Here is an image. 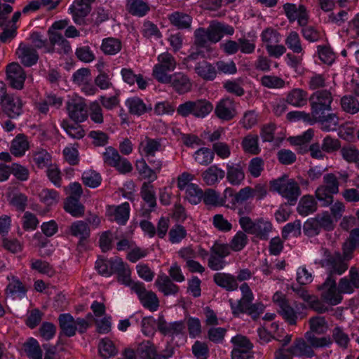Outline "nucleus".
<instances>
[{
	"mask_svg": "<svg viewBox=\"0 0 359 359\" xmlns=\"http://www.w3.org/2000/svg\"><path fill=\"white\" fill-rule=\"evenodd\" d=\"M317 210V203L311 196H304L298 205L297 211L302 216H307Z\"/></svg>",
	"mask_w": 359,
	"mask_h": 359,
	"instance_id": "79ce46f5",
	"label": "nucleus"
},
{
	"mask_svg": "<svg viewBox=\"0 0 359 359\" xmlns=\"http://www.w3.org/2000/svg\"><path fill=\"white\" fill-rule=\"evenodd\" d=\"M90 4L85 0H75L69 10L73 15L76 23L81 24L83 18L90 12Z\"/></svg>",
	"mask_w": 359,
	"mask_h": 359,
	"instance_id": "c85d7f7f",
	"label": "nucleus"
},
{
	"mask_svg": "<svg viewBox=\"0 0 359 359\" xmlns=\"http://www.w3.org/2000/svg\"><path fill=\"white\" fill-rule=\"evenodd\" d=\"M253 300L241 298L235 302L233 299L229 300L232 313L234 316H238L241 313H246Z\"/></svg>",
	"mask_w": 359,
	"mask_h": 359,
	"instance_id": "052dcab7",
	"label": "nucleus"
},
{
	"mask_svg": "<svg viewBox=\"0 0 359 359\" xmlns=\"http://www.w3.org/2000/svg\"><path fill=\"white\" fill-rule=\"evenodd\" d=\"M69 117L76 123H82L88 118L86 104L83 98L72 97L67 103Z\"/></svg>",
	"mask_w": 359,
	"mask_h": 359,
	"instance_id": "9b49d317",
	"label": "nucleus"
},
{
	"mask_svg": "<svg viewBox=\"0 0 359 359\" xmlns=\"http://www.w3.org/2000/svg\"><path fill=\"white\" fill-rule=\"evenodd\" d=\"M163 149L161 140L158 139H152L146 137L141 141L138 147L139 153L145 157H153L158 151Z\"/></svg>",
	"mask_w": 359,
	"mask_h": 359,
	"instance_id": "aec40b11",
	"label": "nucleus"
},
{
	"mask_svg": "<svg viewBox=\"0 0 359 359\" xmlns=\"http://www.w3.org/2000/svg\"><path fill=\"white\" fill-rule=\"evenodd\" d=\"M285 100L287 104L294 107H302L309 100V93L302 88H295L287 93Z\"/></svg>",
	"mask_w": 359,
	"mask_h": 359,
	"instance_id": "b1692460",
	"label": "nucleus"
},
{
	"mask_svg": "<svg viewBox=\"0 0 359 359\" xmlns=\"http://www.w3.org/2000/svg\"><path fill=\"white\" fill-rule=\"evenodd\" d=\"M279 313L282 317L290 324L295 325L297 323L298 313L294 307H292L289 302L283 304L279 308Z\"/></svg>",
	"mask_w": 359,
	"mask_h": 359,
	"instance_id": "774afa93",
	"label": "nucleus"
},
{
	"mask_svg": "<svg viewBox=\"0 0 359 359\" xmlns=\"http://www.w3.org/2000/svg\"><path fill=\"white\" fill-rule=\"evenodd\" d=\"M238 222L246 233L254 235L261 240H267L273 229L272 224L264 218L252 219L248 216L242 215Z\"/></svg>",
	"mask_w": 359,
	"mask_h": 359,
	"instance_id": "7ed1b4c3",
	"label": "nucleus"
},
{
	"mask_svg": "<svg viewBox=\"0 0 359 359\" xmlns=\"http://www.w3.org/2000/svg\"><path fill=\"white\" fill-rule=\"evenodd\" d=\"M316 123L320 124L323 130L333 131L339 125V118L334 113L323 112L322 114L313 116V125Z\"/></svg>",
	"mask_w": 359,
	"mask_h": 359,
	"instance_id": "4be33fe9",
	"label": "nucleus"
},
{
	"mask_svg": "<svg viewBox=\"0 0 359 359\" xmlns=\"http://www.w3.org/2000/svg\"><path fill=\"white\" fill-rule=\"evenodd\" d=\"M99 353L102 358L107 359L117 354L114 343L108 338L102 339L98 344Z\"/></svg>",
	"mask_w": 359,
	"mask_h": 359,
	"instance_id": "09e8293b",
	"label": "nucleus"
},
{
	"mask_svg": "<svg viewBox=\"0 0 359 359\" xmlns=\"http://www.w3.org/2000/svg\"><path fill=\"white\" fill-rule=\"evenodd\" d=\"M185 191V198L194 205L198 204L203 198V191L196 184H190Z\"/></svg>",
	"mask_w": 359,
	"mask_h": 359,
	"instance_id": "e2e57ef3",
	"label": "nucleus"
},
{
	"mask_svg": "<svg viewBox=\"0 0 359 359\" xmlns=\"http://www.w3.org/2000/svg\"><path fill=\"white\" fill-rule=\"evenodd\" d=\"M82 181L85 185L90 188H96L101 184L102 177L96 171L88 170L83 172Z\"/></svg>",
	"mask_w": 359,
	"mask_h": 359,
	"instance_id": "69168bd1",
	"label": "nucleus"
},
{
	"mask_svg": "<svg viewBox=\"0 0 359 359\" xmlns=\"http://www.w3.org/2000/svg\"><path fill=\"white\" fill-rule=\"evenodd\" d=\"M323 266L327 269L330 273L329 276H331L333 274L341 275L348 267L347 262L339 252L330 256L323 262Z\"/></svg>",
	"mask_w": 359,
	"mask_h": 359,
	"instance_id": "2eb2a0df",
	"label": "nucleus"
},
{
	"mask_svg": "<svg viewBox=\"0 0 359 359\" xmlns=\"http://www.w3.org/2000/svg\"><path fill=\"white\" fill-rule=\"evenodd\" d=\"M22 100L19 97L8 95L3 102L4 111L10 118H15L22 114Z\"/></svg>",
	"mask_w": 359,
	"mask_h": 359,
	"instance_id": "5701e85b",
	"label": "nucleus"
},
{
	"mask_svg": "<svg viewBox=\"0 0 359 359\" xmlns=\"http://www.w3.org/2000/svg\"><path fill=\"white\" fill-rule=\"evenodd\" d=\"M285 43L294 53H300L303 51L299 35L295 31H291L288 33L285 39Z\"/></svg>",
	"mask_w": 359,
	"mask_h": 359,
	"instance_id": "5fc2aeb1",
	"label": "nucleus"
},
{
	"mask_svg": "<svg viewBox=\"0 0 359 359\" xmlns=\"http://www.w3.org/2000/svg\"><path fill=\"white\" fill-rule=\"evenodd\" d=\"M165 84H170L174 90L180 94L189 92L192 88L190 79L182 72H175L170 74Z\"/></svg>",
	"mask_w": 359,
	"mask_h": 359,
	"instance_id": "dca6fc26",
	"label": "nucleus"
},
{
	"mask_svg": "<svg viewBox=\"0 0 359 359\" xmlns=\"http://www.w3.org/2000/svg\"><path fill=\"white\" fill-rule=\"evenodd\" d=\"M248 238L244 231H238L231 240L229 246L235 252L241 251L248 244Z\"/></svg>",
	"mask_w": 359,
	"mask_h": 359,
	"instance_id": "bf43d9fd",
	"label": "nucleus"
},
{
	"mask_svg": "<svg viewBox=\"0 0 359 359\" xmlns=\"http://www.w3.org/2000/svg\"><path fill=\"white\" fill-rule=\"evenodd\" d=\"M157 327L161 334L170 337L182 334L185 329L183 321L167 323L163 316L158 318Z\"/></svg>",
	"mask_w": 359,
	"mask_h": 359,
	"instance_id": "6ab92c4d",
	"label": "nucleus"
},
{
	"mask_svg": "<svg viewBox=\"0 0 359 359\" xmlns=\"http://www.w3.org/2000/svg\"><path fill=\"white\" fill-rule=\"evenodd\" d=\"M225 175L223 169L217 165H212L202 172L201 177L207 185L213 186L223 180Z\"/></svg>",
	"mask_w": 359,
	"mask_h": 359,
	"instance_id": "393cba45",
	"label": "nucleus"
},
{
	"mask_svg": "<svg viewBox=\"0 0 359 359\" xmlns=\"http://www.w3.org/2000/svg\"><path fill=\"white\" fill-rule=\"evenodd\" d=\"M140 195L151 211L156 206V191L151 182H144L140 189Z\"/></svg>",
	"mask_w": 359,
	"mask_h": 359,
	"instance_id": "e433bc0d",
	"label": "nucleus"
},
{
	"mask_svg": "<svg viewBox=\"0 0 359 359\" xmlns=\"http://www.w3.org/2000/svg\"><path fill=\"white\" fill-rule=\"evenodd\" d=\"M24 349L30 359H42V351L39 342L34 338H30L24 344Z\"/></svg>",
	"mask_w": 359,
	"mask_h": 359,
	"instance_id": "864d4df0",
	"label": "nucleus"
},
{
	"mask_svg": "<svg viewBox=\"0 0 359 359\" xmlns=\"http://www.w3.org/2000/svg\"><path fill=\"white\" fill-rule=\"evenodd\" d=\"M340 154L344 161L349 163H355L359 168V150L354 146H344L340 149Z\"/></svg>",
	"mask_w": 359,
	"mask_h": 359,
	"instance_id": "603ef678",
	"label": "nucleus"
},
{
	"mask_svg": "<svg viewBox=\"0 0 359 359\" xmlns=\"http://www.w3.org/2000/svg\"><path fill=\"white\" fill-rule=\"evenodd\" d=\"M29 147L27 137L23 134L18 135L12 141L10 151L15 156H22Z\"/></svg>",
	"mask_w": 359,
	"mask_h": 359,
	"instance_id": "c9c22d12",
	"label": "nucleus"
},
{
	"mask_svg": "<svg viewBox=\"0 0 359 359\" xmlns=\"http://www.w3.org/2000/svg\"><path fill=\"white\" fill-rule=\"evenodd\" d=\"M332 340L330 337H318L312 332H305L304 337H297L289 346V351L294 357L311 359L316 356L315 349L330 347Z\"/></svg>",
	"mask_w": 359,
	"mask_h": 359,
	"instance_id": "f257e3e1",
	"label": "nucleus"
},
{
	"mask_svg": "<svg viewBox=\"0 0 359 359\" xmlns=\"http://www.w3.org/2000/svg\"><path fill=\"white\" fill-rule=\"evenodd\" d=\"M155 285L158 290L165 296L175 295L179 292V287L164 273L158 276Z\"/></svg>",
	"mask_w": 359,
	"mask_h": 359,
	"instance_id": "cd10ccee",
	"label": "nucleus"
},
{
	"mask_svg": "<svg viewBox=\"0 0 359 359\" xmlns=\"http://www.w3.org/2000/svg\"><path fill=\"white\" fill-rule=\"evenodd\" d=\"M20 62L26 67H32L35 65L39 60V55L34 48L30 45L21 43L16 50Z\"/></svg>",
	"mask_w": 359,
	"mask_h": 359,
	"instance_id": "a211bd4d",
	"label": "nucleus"
},
{
	"mask_svg": "<svg viewBox=\"0 0 359 359\" xmlns=\"http://www.w3.org/2000/svg\"><path fill=\"white\" fill-rule=\"evenodd\" d=\"M137 351L142 359H158V357H165L158 353L156 347L150 341L142 342L139 345Z\"/></svg>",
	"mask_w": 359,
	"mask_h": 359,
	"instance_id": "58836bf2",
	"label": "nucleus"
},
{
	"mask_svg": "<svg viewBox=\"0 0 359 359\" xmlns=\"http://www.w3.org/2000/svg\"><path fill=\"white\" fill-rule=\"evenodd\" d=\"M62 126L67 134L73 139L80 140L85 136V130L81 126L77 123H69L63 121Z\"/></svg>",
	"mask_w": 359,
	"mask_h": 359,
	"instance_id": "338daca9",
	"label": "nucleus"
},
{
	"mask_svg": "<svg viewBox=\"0 0 359 359\" xmlns=\"http://www.w3.org/2000/svg\"><path fill=\"white\" fill-rule=\"evenodd\" d=\"M322 300L331 306L339 304L343 300L344 293L337 286L335 278L328 276L324 283L318 286Z\"/></svg>",
	"mask_w": 359,
	"mask_h": 359,
	"instance_id": "0eeeda50",
	"label": "nucleus"
},
{
	"mask_svg": "<svg viewBox=\"0 0 359 359\" xmlns=\"http://www.w3.org/2000/svg\"><path fill=\"white\" fill-rule=\"evenodd\" d=\"M215 283L226 291H235L238 288L236 276L232 274L218 272L213 276Z\"/></svg>",
	"mask_w": 359,
	"mask_h": 359,
	"instance_id": "bb28decb",
	"label": "nucleus"
},
{
	"mask_svg": "<svg viewBox=\"0 0 359 359\" xmlns=\"http://www.w3.org/2000/svg\"><path fill=\"white\" fill-rule=\"evenodd\" d=\"M135 168L138 173L144 178L149 180L150 182H154L157 179V174L154 170L150 168L144 158H140L136 161Z\"/></svg>",
	"mask_w": 359,
	"mask_h": 359,
	"instance_id": "de8ad7c7",
	"label": "nucleus"
},
{
	"mask_svg": "<svg viewBox=\"0 0 359 359\" xmlns=\"http://www.w3.org/2000/svg\"><path fill=\"white\" fill-rule=\"evenodd\" d=\"M116 262V257L110 259H98L95 263V267L100 274L109 277L114 273V264Z\"/></svg>",
	"mask_w": 359,
	"mask_h": 359,
	"instance_id": "13d9d810",
	"label": "nucleus"
},
{
	"mask_svg": "<svg viewBox=\"0 0 359 359\" xmlns=\"http://www.w3.org/2000/svg\"><path fill=\"white\" fill-rule=\"evenodd\" d=\"M321 230L332 231L334 229L335 221L328 211H324L315 216Z\"/></svg>",
	"mask_w": 359,
	"mask_h": 359,
	"instance_id": "0e129e2a",
	"label": "nucleus"
},
{
	"mask_svg": "<svg viewBox=\"0 0 359 359\" xmlns=\"http://www.w3.org/2000/svg\"><path fill=\"white\" fill-rule=\"evenodd\" d=\"M27 289L22 283L18 278L13 277L6 289V294L12 298L22 299L25 297Z\"/></svg>",
	"mask_w": 359,
	"mask_h": 359,
	"instance_id": "4c0bfd02",
	"label": "nucleus"
},
{
	"mask_svg": "<svg viewBox=\"0 0 359 359\" xmlns=\"http://www.w3.org/2000/svg\"><path fill=\"white\" fill-rule=\"evenodd\" d=\"M243 79L238 78L236 79L227 80L223 83L224 89L229 93L236 96H242L245 93L243 88Z\"/></svg>",
	"mask_w": 359,
	"mask_h": 359,
	"instance_id": "4d7b16f0",
	"label": "nucleus"
},
{
	"mask_svg": "<svg viewBox=\"0 0 359 359\" xmlns=\"http://www.w3.org/2000/svg\"><path fill=\"white\" fill-rule=\"evenodd\" d=\"M233 34V27L212 21L207 29L199 27L195 30V43L200 47H205L208 42L213 43L219 42L224 34L231 36Z\"/></svg>",
	"mask_w": 359,
	"mask_h": 359,
	"instance_id": "f03ea898",
	"label": "nucleus"
},
{
	"mask_svg": "<svg viewBox=\"0 0 359 359\" xmlns=\"http://www.w3.org/2000/svg\"><path fill=\"white\" fill-rule=\"evenodd\" d=\"M300 27H302L301 33L304 39L309 42H318L324 37V33L315 26L306 24Z\"/></svg>",
	"mask_w": 359,
	"mask_h": 359,
	"instance_id": "a19ab883",
	"label": "nucleus"
},
{
	"mask_svg": "<svg viewBox=\"0 0 359 359\" xmlns=\"http://www.w3.org/2000/svg\"><path fill=\"white\" fill-rule=\"evenodd\" d=\"M236 102L229 97L221 99L216 104L215 114L217 118L222 121L232 120L238 114Z\"/></svg>",
	"mask_w": 359,
	"mask_h": 359,
	"instance_id": "f8f14e48",
	"label": "nucleus"
},
{
	"mask_svg": "<svg viewBox=\"0 0 359 359\" xmlns=\"http://www.w3.org/2000/svg\"><path fill=\"white\" fill-rule=\"evenodd\" d=\"M215 154L210 149L202 147L195 151L194 158L200 165H208L214 160Z\"/></svg>",
	"mask_w": 359,
	"mask_h": 359,
	"instance_id": "6e6d98bb",
	"label": "nucleus"
},
{
	"mask_svg": "<svg viewBox=\"0 0 359 359\" xmlns=\"http://www.w3.org/2000/svg\"><path fill=\"white\" fill-rule=\"evenodd\" d=\"M271 189L285 198L290 205H294L301 195L300 187L294 179L280 177L271 182Z\"/></svg>",
	"mask_w": 359,
	"mask_h": 359,
	"instance_id": "20e7f679",
	"label": "nucleus"
},
{
	"mask_svg": "<svg viewBox=\"0 0 359 359\" xmlns=\"http://www.w3.org/2000/svg\"><path fill=\"white\" fill-rule=\"evenodd\" d=\"M49 33V48H46V53L57 52L60 54H68L71 52V46L61 34L51 31Z\"/></svg>",
	"mask_w": 359,
	"mask_h": 359,
	"instance_id": "ddd939ff",
	"label": "nucleus"
},
{
	"mask_svg": "<svg viewBox=\"0 0 359 359\" xmlns=\"http://www.w3.org/2000/svg\"><path fill=\"white\" fill-rule=\"evenodd\" d=\"M69 233L72 236L78 238L81 244L90 237V227L86 222L78 220L71 224Z\"/></svg>",
	"mask_w": 359,
	"mask_h": 359,
	"instance_id": "c756f323",
	"label": "nucleus"
},
{
	"mask_svg": "<svg viewBox=\"0 0 359 359\" xmlns=\"http://www.w3.org/2000/svg\"><path fill=\"white\" fill-rule=\"evenodd\" d=\"M195 72L206 81H212L217 75L215 67L208 62L202 60L198 62L194 68Z\"/></svg>",
	"mask_w": 359,
	"mask_h": 359,
	"instance_id": "72a5a7b5",
	"label": "nucleus"
},
{
	"mask_svg": "<svg viewBox=\"0 0 359 359\" xmlns=\"http://www.w3.org/2000/svg\"><path fill=\"white\" fill-rule=\"evenodd\" d=\"M333 95L330 90H318L309 97L311 111L313 115L322 114L332 110Z\"/></svg>",
	"mask_w": 359,
	"mask_h": 359,
	"instance_id": "6e6552de",
	"label": "nucleus"
},
{
	"mask_svg": "<svg viewBox=\"0 0 359 359\" xmlns=\"http://www.w3.org/2000/svg\"><path fill=\"white\" fill-rule=\"evenodd\" d=\"M310 330L306 332H312L313 334H323L325 333L328 329L327 322L325 318L322 316H315L311 318L309 320Z\"/></svg>",
	"mask_w": 359,
	"mask_h": 359,
	"instance_id": "c03bdc74",
	"label": "nucleus"
},
{
	"mask_svg": "<svg viewBox=\"0 0 359 359\" xmlns=\"http://www.w3.org/2000/svg\"><path fill=\"white\" fill-rule=\"evenodd\" d=\"M114 273L117 274L118 281L126 286L131 287V285L135 282L132 281L131 270L129 266L122 259L116 257V262L114 264Z\"/></svg>",
	"mask_w": 359,
	"mask_h": 359,
	"instance_id": "412c9836",
	"label": "nucleus"
},
{
	"mask_svg": "<svg viewBox=\"0 0 359 359\" xmlns=\"http://www.w3.org/2000/svg\"><path fill=\"white\" fill-rule=\"evenodd\" d=\"M126 105L130 114L137 116H141L152 109L151 104H146L142 99L137 97L127 99Z\"/></svg>",
	"mask_w": 359,
	"mask_h": 359,
	"instance_id": "7c9ffc66",
	"label": "nucleus"
},
{
	"mask_svg": "<svg viewBox=\"0 0 359 359\" xmlns=\"http://www.w3.org/2000/svg\"><path fill=\"white\" fill-rule=\"evenodd\" d=\"M212 109L213 106L210 102L205 99H201L196 101H188L180 104L177 111L180 115L184 117L192 114L195 117L204 118Z\"/></svg>",
	"mask_w": 359,
	"mask_h": 359,
	"instance_id": "39448f33",
	"label": "nucleus"
},
{
	"mask_svg": "<svg viewBox=\"0 0 359 359\" xmlns=\"http://www.w3.org/2000/svg\"><path fill=\"white\" fill-rule=\"evenodd\" d=\"M332 343L334 341L341 349H346L351 341L348 334L340 326L334 327L332 330Z\"/></svg>",
	"mask_w": 359,
	"mask_h": 359,
	"instance_id": "ea45409f",
	"label": "nucleus"
},
{
	"mask_svg": "<svg viewBox=\"0 0 359 359\" xmlns=\"http://www.w3.org/2000/svg\"><path fill=\"white\" fill-rule=\"evenodd\" d=\"M170 22L180 29H189L191 27L192 18L183 12L175 11L168 17Z\"/></svg>",
	"mask_w": 359,
	"mask_h": 359,
	"instance_id": "2f4dec72",
	"label": "nucleus"
},
{
	"mask_svg": "<svg viewBox=\"0 0 359 359\" xmlns=\"http://www.w3.org/2000/svg\"><path fill=\"white\" fill-rule=\"evenodd\" d=\"M241 146L246 153L256 155L260 152L259 137L257 135L249 134L245 136L241 142Z\"/></svg>",
	"mask_w": 359,
	"mask_h": 359,
	"instance_id": "37998d69",
	"label": "nucleus"
},
{
	"mask_svg": "<svg viewBox=\"0 0 359 359\" xmlns=\"http://www.w3.org/2000/svg\"><path fill=\"white\" fill-rule=\"evenodd\" d=\"M341 106L346 113L355 114L359 111V102L352 95H344L341 98Z\"/></svg>",
	"mask_w": 359,
	"mask_h": 359,
	"instance_id": "680f3d73",
	"label": "nucleus"
},
{
	"mask_svg": "<svg viewBox=\"0 0 359 359\" xmlns=\"http://www.w3.org/2000/svg\"><path fill=\"white\" fill-rule=\"evenodd\" d=\"M7 80L9 85L15 89H22L26 79L22 67L18 63H11L6 68Z\"/></svg>",
	"mask_w": 359,
	"mask_h": 359,
	"instance_id": "4468645a",
	"label": "nucleus"
},
{
	"mask_svg": "<svg viewBox=\"0 0 359 359\" xmlns=\"http://www.w3.org/2000/svg\"><path fill=\"white\" fill-rule=\"evenodd\" d=\"M131 290L137 295L142 306L151 311H156L159 306V301L156 294L152 291H148L144 284L141 282H135L131 285Z\"/></svg>",
	"mask_w": 359,
	"mask_h": 359,
	"instance_id": "9d476101",
	"label": "nucleus"
},
{
	"mask_svg": "<svg viewBox=\"0 0 359 359\" xmlns=\"http://www.w3.org/2000/svg\"><path fill=\"white\" fill-rule=\"evenodd\" d=\"M226 180L233 186L241 185L245 177L243 166L239 164H226Z\"/></svg>",
	"mask_w": 359,
	"mask_h": 359,
	"instance_id": "a878e982",
	"label": "nucleus"
},
{
	"mask_svg": "<svg viewBox=\"0 0 359 359\" xmlns=\"http://www.w3.org/2000/svg\"><path fill=\"white\" fill-rule=\"evenodd\" d=\"M58 320L60 327L65 335L70 337L76 334L77 331L76 320L70 314H60Z\"/></svg>",
	"mask_w": 359,
	"mask_h": 359,
	"instance_id": "473e14b6",
	"label": "nucleus"
},
{
	"mask_svg": "<svg viewBox=\"0 0 359 359\" xmlns=\"http://www.w3.org/2000/svg\"><path fill=\"white\" fill-rule=\"evenodd\" d=\"M338 285L344 294H352L355 289H359V272L353 267L349 270L348 276L341 278Z\"/></svg>",
	"mask_w": 359,
	"mask_h": 359,
	"instance_id": "f3484780",
	"label": "nucleus"
},
{
	"mask_svg": "<svg viewBox=\"0 0 359 359\" xmlns=\"http://www.w3.org/2000/svg\"><path fill=\"white\" fill-rule=\"evenodd\" d=\"M113 211L114 220L119 224L123 225L129 219L130 205L129 203L125 202L116 207L110 208Z\"/></svg>",
	"mask_w": 359,
	"mask_h": 359,
	"instance_id": "49530a36",
	"label": "nucleus"
},
{
	"mask_svg": "<svg viewBox=\"0 0 359 359\" xmlns=\"http://www.w3.org/2000/svg\"><path fill=\"white\" fill-rule=\"evenodd\" d=\"M157 63L154 66L152 75L160 83H166L170 74L168 72L175 69V58L168 52H164L157 57Z\"/></svg>",
	"mask_w": 359,
	"mask_h": 359,
	"instance_id": "423d86ee",
	"label": "nucleus"
},
{
	"mask_svg": "<svg viewBox=\"0 0 359 359\" xmlns=\"http://www.w3.org/2000/svg\"><path fill=\"white\" fill-rule=\"evenodd\" d=\"M126 9L134 16L144 17L150 11L149 4L142 0H128Z\"/></svg>",
	"mask_w": 359,
	"mask_h": 359,
	"instance_id": "f704fd0d",
	"label": "nucleus"
},
{
	"mask_svg": "<svg viewBox=\"0 0 359 359\" xmlns=\"http://www.w3.org/2000/svg\"><path fill=\"white\" fill-rule=\"evenodd\" d=\"M285 15L290 23L297 22L299 26L308 24L309 12L304 4L285 3L283 5Z\"/></svg>",
	"mask_w": 359,
	"mask_h": 359,
	"instance_id": "1a4fd4ad",
	"label": "nucleus"
},
{
	"mask_svg": "<svg viewBox=\"0 0 359 359\" xmlns=\"http://www.w3.org/2000/svg\"><path fill=\"white\" fill-rule=\"evenodd\" d=\"M79 198L74 197H69L64 206L65 211L75 217H81L84 213V207L79 203Z\"/></svg>",
	"mask_w": 359,
	"mask_h": 359,
	"instance_id": "8fccbe9b",
	"label": "nucleus"
},
{
	"mask_svg": "<svg viewBox=\"0 0 359 359\" xmlns=\"http://www.w3.org/2000/svg\"><path fill=\"white\" fill-rule=\"evenodd\" d=\"M32 156L34 163L39 168H44L51 165V156L43 149H37L33 151Z\"/></svg>",
	"mask_w": 359,
	"mask_h": 359,
	"instance_id": "a18cd8bd",
	"label": "nucleus"
},
{
	"mask_svg": "<svg viewBox=\"0 0 359 359\" xmlns=\"http://www.w3.org/2000/svg\"><path fill=\"white\" fill-rule=\"evenodd\" d=\"M101 49L105 55H116L121 49V43L115 38H106L102 40Z\"/></svg>",
	"mask_w": 359,
	"mask_h": 359,
	"instance_id": "3c124183",
	"label": "nucleus"
}]
</instances>
